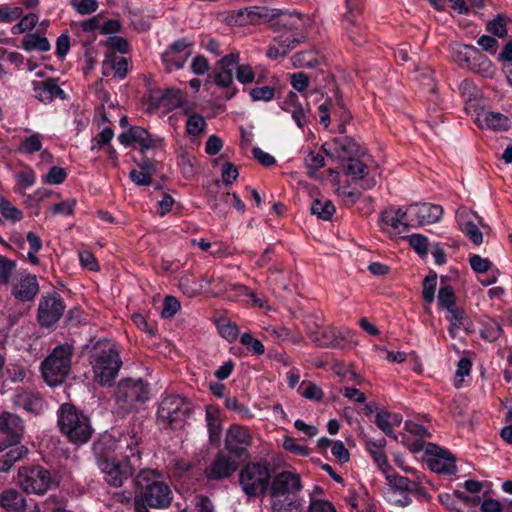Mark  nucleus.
<instances>
[{
  "label": "nucleus",
  "mask_w": 512,
  "mask_h": 512,
  "mask_svg": "<svg viewBox=\"0 0 512 512\" xmlns=\"http://www.w3.org/2000/svg\"><path fill=\"white\" fill-rule=\"evenodd\" d=\"M136 496L135 512H149L148 506L156 509L168 508L173 500L169 485L161 480V475L155 470H141L135 480Z\"/></svg>",
  "instance_id": "nucleus-1"
},
{
  "label": "nucleus",
  "mask_w": 512,
  "mask_h": 512,
  "mask_svg": "<svg viewBox=\"0 0 512 512\" xmlns=\"http://www.w3.org/2000/svg\"><path fill=\"white\" fill-rule=\"evenodd\" d=\"M91 364L95 379L101 385H111L122 366L116 345L109 340H100L92 348Z\"/></svg>",
  "instance_id": "nucleus-2"
},
{
  "label": "nucleus",
  "mask_w": 512,
  "mask_h": 512,
  "mask_svg": "<svg viewBox=\"0 0 512 512\" xmlns=\"http://www.w3.org/2000/svg\"><path fill=\"white\" fill-rule=\"evenodd\" d=\"M58 424L69 441L76 444L86 443L93 433L89 418L70 403L61 405Z\"/></svg>",
  "instance_id": "nucleus-3"
},
{
  "label": "nucleus",
  "mask_w": 512,
  "mask_h": 512,
  "mask_svg": "<svg viewBox=\"0 0 512 512\" xmlns=\"http://www.w3.org/2000/svg\"><path fill=\"white\" fill-rule=\"evenodd\" d=\"M73 354V345L68 343L61 344L56 346L42 362V375L50 386L61 384L69 375Z\"/></svg>",
  "instance_id": "nucleus-4"
},
{
  "label": "nucleus",
  "mask_w": 512,
  "mask_h": 512,
  "mask_svg": "<svg viewBox=\"0 0 512 512\" xmlns=\"http://www.w3.org/2000/svg\"><path fill=\"white\" fill-rule=\"evenodd\" d=\"M191 402L181 395H168L162 399L157 410L158 423L171 429L181 428L192 412Z\"/></svg>",
  "instance_id": "nucleus-5"
},
{
  "label": "nucleus",
  "mask_w": 512,
  "mask_h": 512,
  "mask_svg": "<svg viewBox=\"0 0 512 512\" xmlns=\"http://www.w3.org/2000/svg\"><path fill=\"white\" fill-rule=\"evenodd\" d=\"M271 480L267 464L262 462L248 463L239 472V483L247 496H260L264 494Z\"/></svg>",
  "instance_id": "nucleus-6"
},
{
  "label": "nucleus",
  "mask_w": 512,
  "mask_h": 512,
  "mask_svg": "<svg viewBox=\"0 0 512 512\" xmlns=\"http://www.w3.org/2000/svg\"><path fill=\"white\" fill-rule=\"evenodd\" d=\"M18 482L27 493L42 495L58 484L55 475L42 466H24L18 471Z\"/></svg>",
  "instance_id": "nucleus-7"
},
{
  "label": "nucleus",
  "mask_w": 512,
  "mask_h": 512,
  "mask_svg": "<svg viewBox=\"0 0 512 512\" xmlns=\"http://www.w3.org/2000/svg\"><path fill=\"white\" fill-rule=\"evenodd\" d=\"M148 399V389L142 380H122L116 389V401L121 409L129 412Z\"/></svg>",
  "instance_id": "nucleus-8"
},
{
  "label": "nucleus",
  "mask_w": 512,
  "mask_h": 512,
  "mask_svg": "<svg viewBox=\"0 0 512 512\" xmlns=\"http://www.w3.org/2000/svg\"><path fill=\"white\" fill-rule=\"evenodd\" d=\"M129 457L125 456V460L118 461L108 453L98 455L97 465L109 485L121 487L124 481L132 476L133 469L128 461Z\"/></svg>",
  "instance_id": "nucleus-9"
},
{
  "label": "nucleus",
  "mask_w": 512,
  "mask_h": 512,
  "mask_svg": "<svg viewBox=\"0 0 512 512\" xmlns=\"http://www.w3.org/2000/svg\"><path fill=\"white\" fill-rule=\"evenodd\" d=\"M454 58L459 66L476 73L487 74L492 68L487 57L472 45H458L454 50Z\"/></svg>",
  "instance_id": "nucleus-10"
},
{
  "label": "nucleus",
  "mask_w": 512,
  "mask_h": 512,
  "mask_svg": "<svg viewBox=\"0 0 512 512\" xmlns=\"http://www.w3.org/2000/svg\"><path fill=\"white\" fill-rule=\"evenodd\" d=\"M24 434L23 420L16 414L3 412L0 415V435L3 441L0 443V453L8 446L20 444Z\"/></svg>",
  "instance_id": "nucleus-11"
},
{
  "label": "nucleus",
  "mask_w": 512,
  "mask_h": 512,
  "mask_svg": "<svg viewBox=\"0 0 512 512\" xmlns=\"http://www.w3.org/2000/svg\"><path fill=\"white\" fill-rule=\"evenodd\" d=\"M302 489L301 478L291 471L276 474L268 486L271 498L298 496Z\"/></svg>",
  "instance_id": "nucleus-12"
},
{
  "label": "nucleus",
  "mask_w": 512,
  "mask_h": 512,
  "mask_svg": "<svg viewBox=\"0 0 512 512\" xmlns=\"http://www.w3.org/2000/svg\"><path fill=\"white\" fill-rule=\"evenodd\" d=\"M252 443L249 430L241 425H232L226 432L225 449L230 456L239 459Z\"/></svg>",
  "instance_id": "nucleus-13"
},
{
  "label": "nucleus",
  "mask_w": 512,
  "mask_h": 512,
  "mask_svg": "<svg viewBox=\"0 0 512 512\" xmlns=\"http://www.w3.org/2000/svg\"><path fill=\"white\" fill-rule=\"evenodd\" d=\"M238 467L239 461L236 458L221 451L217 453L213 461L205 468L204 475L208 480L219 481L232 476Z\"/></svg>",
  "instance_id": "nucleus-14"
},
{
  "label": "nucleus",
  "mask_w": 512,
  "mask_h": 512,
  "mask_svg": "<svg viewBox=\"0 0 512 512\" xmlns=\"http://www.w3.org/2000/svg\"><path fill=\"white\" fill-rule=\"evenodd\" d=\"M65 306L61 297L54 293L42 297L38 307V321L43 327H50L62 317Z\"/></svg>",
  "instance_id": "nucleus-15"
},
{
  "label": "nucleus",
  "mask_w": 512,
  "mask_h": 512,
  "mask_svg": "<svg viewBox=\"0 0 512 512\" xmlns=\"http://www.w3.org/2000/svg\"><path fill=\"white\" fill-rule=\"evenodd\" d=\"M407 210L411 222H416L418 226L437 223L443 215V208L440 205L429 203L412 204Z\"/></svg>",
  "instance_id": "nucleus-16"
},
{
  "label": "nucleus",
  "mask_w": 512,
  "mask_h": 512,
  "mask_svg": "<svg viewBox=\"0 0 512 512\" xmlns=\"http://www.w3.org/2000/svg\"><path fill=\"white\" fill-rule=\"evenodd\" d=\"M294 67L296 68H318L315 73L322 76L324 82H331L334 84V76L329 73L325 68L324 58L319 56L315 51H305L296 53L291 58Z\"/></svg>",
  "instance_id": "nucleus-17"
},
{
  "label": "nucleus",
  "mask_w": 512,
  "mask_h": 512,
  "mask_svg": "<svg viewBox=\"0 0 512 512\" xmlns=\"http://www.w3.org/2000/svg\"><path fill=\"white\" fill-rule=\"evenodd\" d=\"M239 60V53H230L222 57L215 66L218 71L214 75V82L223 88H228L233 83V70Z\"/></svg>",
  "instance_id": "nucleus-18"
},
{
  "label": "nucleus",
  "mask_w": 512,
  "mask_h": 512,
  "mask_svg": "<svg viewBox=\"0 0 512 512\" xmlns=\"http://www.w3.org/2000/svg\"><path fill=\"white\" fill-rule=\"evenodd\" d=\"M408 215V210L387 209L381 213V221L386 226L384 229L390 234H400L408 231L410 224L404 219Z\"/></svg>",
  "instance_id": "nucleus-19"
},
{
  "label": "nucleus",
  "mask_w": 512,
  "mask_h": 512,
  "mask_svg": "<svg viewBox=\"0 0 512 512\" xmlns=\"http://www.w3.org/2000/svg\"><path fill=\"white\" fill-rule=\"evenodd\" d=\"M290 79L292 87L300 93L305 92L310 81H312L315 84L312 92L319 93L322 96L324 95V89L332 84L331 82H324L322 76L318 75V73L306 74L304 72H298L292 74Z\"/></svg>",
  "instance_id": "nucleus-20"
},
{
  "label": "nucleus",
  "mask_w": 512,
  "mask_h": 512,
  "mask_svg": "<svg viewBox=\"0 0 512 512\" xmlns=\"http://www.w3.org/2000/svg\"><path fill=\"white\" fill-rule=\"evenodd\" d=\"M343 171L344 174L351 177L353 181L363 180L361 187L365 190L371 189L376 185V180L374 178L365 179L369 173V169L366 164L357 158L349 157L344 164Z\"/></svg>",
  "instance_id": "nucleus-21"
},
{
  "label": "nucleus",
  "mask_w": 512,
  "mask_h": 512,
  "mask_svg": "<svg viewBox=\"0 0 512 512\" xmlns=\"http://www.w3.org/2000/svg\"><path fill=\"white\" fill-rule=\"evenodd\" d=\"M317 324L315 322L310 326L307 324V334L309 338L318 346L323 348H342L343 339L336 335L331 329H324L320 332L317 331Z\"/></svg>",
  "instance_id": "nucleus-22"
},
{
  "label": "nucleus",
  "mask_w": 512,
  "mask_h": 512,
  "mask_svg": "<svg viewBox=\"0 0 512 512\" xmlns=\"http://www.w3.org/2000/svg\"><path fill=\"white\" fill-rule=\"evenodd\" d=\"M429 449L427 452L432 453L435 452L437 458L429 461V467L432 471L437 473H445L448 475H453L457 471V467L455 465V458L448 452L443 451L439 447L433 444H429Z\"/></svg>",
  "instance_id": "nucleus-23"
},
{
  "label": "nucleus",
  "mask_w": 512,
  "mask_h": 512,
  "mask_svg": "<svg viewBox=\"0 0 512 512\" xmlns=\"http://www.w3.org/2000/svg\"><path fill=\"white\" fill-rule=\"evenodd\" d=\"M39 292L37 278L28 274L14 283L12 295L21 302L31 301Z\"/></svg>",
  "instance_id": "nucleus-24"
},
{
  "label": "nucleus",
  "mask_w": 512,
  "mask_h": 512,
  "mask_svg": "<svg viewBox=\"0 0 512 512\" xmlns=\"http://www.w3.org/2000/svg\"><path fill=\"white\" fill-rule=\"evenodd\" d=\"M35 97L43 103H50L55 97L65 99L64 91L53 78L34 83Z\"/></svg>",
  "instance_id": "nucleus-25"
},
{
  "label": "nucleus",
  "mask_w": 512,
  "mask_h": 512,
  "mask_svg": "<svg viewBox=\"0 0 512 512\" xmlns=\"http://www.w3.org/2000/svg\"><path fill=\"white\" fill-rule=\"evenodd\" d=\"M274 20L271 22L270 29L274 32L283 30L292 31L299 28V22L302 20L300 13L282 11L275 9Z\"/></svg>",
  "instance_id": "nucleus-26"
},
{
  "label": "nucleus",
  "mask_w": 512,
  "mask_h": 512,
  "mask_svg": "<svg viewBox=\"0 0 512 512\" xmlns=\"http://www.w3.org/2000/svg\"><path fill=\"white\" fill-rule=\"evenodd\" d=\"M332 151L326 149L325 152L328 156L335 155L342 160H347L349 157H353L359 154L360 148L356 141L351 137L335 138L332 141Z\"/></svg>",
  "instance_id": "nucleus-27"
},
{
  "label": "nucleus",
  "mask_w": 512,
  "mask_h": 512,
  "mask_svg": "<svg viewBox=\"0 0 512 512\" xmlns=\"http://www.w3.org/2000/svg\"><path fill=\"white\" fill-rule=\"evenodd\" d=\"M469 214H474L466 208H460L457 211V222L461 231H463L475 245H480L483 242V234L476 224L467 220Z\"/></svg>",
  "instance_id": "nucleus-28"
},
{
  "label": "nucleus",
  "mask_w": 512,
  "mask_h": 512,
  "mask_svg": "<svg viewBox=\"0 0 512 512\" xmlns=\"http://www.w3.org/2000/svg\"><path fill=\"white\" fill-rule=\"evenodd\" d=\"M480 128H488L494 131H506L510 127L509 118L497 112H483L477 118Z\"/></svg>",
  "instance_id": "nucleus-29"
},
{
  "label": "nucleus",
  "mask_w": 512,
  "mask_h": 512,
  "mask_svg": "<svg viewBox=\"0 0 512 512\" xmlns=\"http://www.w3.org/2000/svg\"><path fill=\"white\" fill-rule=\"evenodd\" d=\"M0 506L7 512H21L26 507V500L15 489H7L0 494Z\"/></svg>",
  "instance_id": "nucleus-30"
},
{
  "label": "nucleus",
  "mask_w": 512,
  "mask_h": 512,
  "mask_svg": "<svg viewBox=\"0 0 512 512\" xmlns=\"http://www.w3.org/2000/svg\"><path fill=\"white\" fill-rule=\"evenodd\" d=\"M9 447L10 449L0 456V472H8L16 462L28 454V448L24 445L16 444Z\"/></svg>",
  "instance_id": "nucleus-31"
},
{
  "label": "nucleus",
  "mask_w": 512,
  "mask_h": 512,
  "mask_svg": "<svg viewBox=\"0 0 512 512\" xmlns=\"http://www.w3.org/2000/svg\"><path fill=\"white\" fill-rule=\"evenodd\" d=\"M206 422L211 444L219 443L222 432V423L219 410L214 407H207Z\"/></svg>",
  "instance_id": "nucleus-32"
},
{
  "label": "nucleus",
  "mask_w": 512,
  "mask_h": 512,
  "mask_svg": "<svg viewBox=\"0 0 512 512\" xmlns=\"http://www.w3.org/2000/svg\"><path fill=\"white\" fill-rule=\"evenodd\" d=\"M15 403L26 411L39 414L43 410V400L37 393L21 392L16 395Z\"/></svg>",
  "instance_id": "nucleus-33"
},
{
  "label": "nucleus",
  "mask_w": 512,
  "mask_h": 512,
  "mask_svg": "<svg viewBox=\"0 0 512 512\" xmlns=\"http://www.w3.org/2000/svg\"><path fill=\"white\" fill-rule=\"evenodd\" d=\"M271 499V512H302L303 510V502L298 496Z\"/></svg>",
  "instance_id": "nucleus-34"
},
{
  "label": "nucleus",
  "mask_w": 512,
  "mask_h": 512,
  "mask_svg": "<svg viewBox=\"0 0 512 512\" xmlns=\"http://www.w3.org/2000/svg\"><path fill=\"white\" fill-rule=\"evenodd\" d=\"M449 313L448 320L450 322V326L448 328V332L451 338H455L457 336V330L460 327H465L467 331H469V321L465 311L462 308H454L447 311Z\"/></svg>",
  "instance_id": "nucleus-35"
},
{
  "label": "nucleus",
  "mask_w": 512,
  "mask_h": 512,
  "mask_svg": "<svg viewBox=\"0 0 512 512\" xmlns=\"http://www.w3.org/2000/svg\"><path fill=\"white\" fill-rule=\"evenodd\" d=\"M335 89L334 100L332 99V114L336 117L339 122L349 123L352 120L351 112L346 108L343 95L336 86V84H331Z\"/></svg>",
  "instance_id": "nucleus-36"
},
{
  "label": "nucleus",
  "mask_w": 512,
  "mask_h": 512,
  "mask_svg": "<svg viewBox=\"0 0 512 512\" xmlns=\"http://www.w3.org/2000/svg\"><path fill=\"white\" fill-rule=\"evenodd\" d=\"M336 208L329 199H315L311 205V213L316 215L317 218L328 221L332 218Z\"/></svg>",
  "instance_id": "nucleus-37"
},
{
  "label": "nucleus",
  "mask_w": 512,
  "mask_h": 512,
  "mask_svg": "<svg viewBox=\"0 0 512 512\" xmlns=\"http://www.w3.org/2000/svg\"><path fill=\"white\" fill-rule=\"evenodd\" d=\"M130 129L132 139H134L135 143L140 145L142 151L153 149L158 146L160 140L153 138L144 128L140 126H133Z\"/></svg>",
  "instance_id": "nucleus-38"
},
{
  "label": "nucleus",
  "mask_w": 512,
  "mask_h": 512,
  "mask_svg": "<svg viewBox=\"0 0 512 512\" xmlns=\"http://www.w3.org/2000/svg\"><path fill=\"white\" fill-rule=\"evenodd\" d=\"M223 21L230 26L242 27L251 25L249 7L225 13Z\"/></svg>",
  "instance_id": "nucleus-39"
},
{
  "label": "nucleus",
  "mask_w": 512,
  "mask_h": 512,
  "mask_svg": "<svg viewBox=\"0 0 512 512\" xmlns=\"http://www.w3.org/2000/svg\"><path fill=\"white\" fill-rule=\"evenodd\" d=\"M386 480L394 492L405 493L409 490H416L417 488L416 482L401 475L387 474Z\"/></svg>",
  "instance_id": "nucleus-40"
},
{
  "label": "nucleus",
  "mask_w": 512,
  "mask_h": 512,
  "mask_svg": "<svg viewBox=\"0 0 512 512\" xmlns=\"http://www.w3.org/2000/svg\"><path fill=\"white\" fill-rule=\"evenodd\" d=\"M250 10V19H251V25H256L260 23H267L268 26H271L272 20H274V8H268V7H259V6H252L249 7Z\"/></svg>",
  "instance_id": "nucleus-41"
},
{
  "label": "nucleus",
  "mask_w": 512,
  "mask_h": 512,
  "mask_svg": "<svg viewBox=\"0 0 512 512\" xmlns=\"http://www.w3.org/2000/svg\"><path fill=\"white\" fill-rule=\"evenodd\" d=\"M503 334V328L501 323L494 319H487L482 324V329L480 330V336L489 342H494L501 337Z\"/></svg>",
  "instance_id": "nucleus-42"
},
{
  "label": "nucleus",
  "mask_w": 512,
  "mask_h": 512,
  "mask_svg": "<svg viewBox=\"0 0 512 512\" xmlns=\"http://www.w3.org/2000/svg\"><path fill=\"white\" fill-rule=\"evenodd\" d=\"M22 46L27 51L39 50L42 52L50 49V44L47 38L41 37L38 34H28L22 40Z\"/></svg>",
  "instance_id": "nucleus-43"
},
{
  "label": "nucleus",
  "mask_w": 512,
  "mask_h": 512,
  "mask_svg": "<svg viewBox=\"0 0 512 512\" xmlns=\"http://www.w3.org/2000/svg\"><path fill=\"white\" fill-rule=\"evenodd\" d=\"M438 303L440 309L446 311L456 308V295L451 285H444L439 289Z\"/></svg>",
  "instance_id": "nucleus-44"
},
{
  "label": "nucleus",
  "mask_w": 512,
  "mask_h": 512,
  "mask_svg": "<svg viewBox=\"0 0 512 512\" xmlns=\"http://www.w3.org/2000/svg\"><path fill=\"white\" fill-rule=\"evenodd\" d=\"M437 274L430 272L423 280L422 296L427 305L434 301Z\"/></svg>",
  "instance_id": "nucleus-45"
},
{
  "label": "nucleus",
  "mask_w": 512,
  "mask_h": 512,
  "mask_svg": "<svg viewBox=\"0 0 512 512\" xmlns=\"http://www.w3.org/2000/svg\"><path fill=\"white\" fill-rule=\"evenodd\" d=\"M298 391L303 397L314 401H321L324 396L322 389L312 382H302Z\"/></svg>",
  "instance_id": "nucleus-46"
},
{
  "label": "nucleus",
  "mask_w": 512,
  "mask_h": 512,
  "mask_svg": "<svg viewBox=\"0 0 512 512\" xmlns=\"http://www.w3.org/2000/svg\"><path fill=\"white\" fill-rule=\"evenodd\" d=\"M0 213L13 222L20 221L23 217V213L4 197L0 198Z\"/></svg>",
  "instance_id": "nucleus-47"
},
{
  "label": "nucleus",
  "mask_w": 512,
  "mask_h": 512,
  "mask_svg": "<svg viewBox=\"0 0 512 512\" xmlns=\"http://www.w3.org/2000/svg\"><path fill=\"white\" fill-rule=\"evenodd\" d=\"M42 148V141L39 134H33L26 137L20 144L18 150L22 153L32 154L40 151Z\"/></svg>",
  "instance_id": "nucleus-48"
},
{
  "label": "nucleus",
  "mask_w": 512,
  "mask_h": 512,
  "mask_svg": "<svg viewBox=\"0 0 512 512\" xmlns=\"http://www.w3.org/2000/svg\"><path fill=\"white\" fill-rule=\"evenodd\" d=\"M487 31L499 38L507 36L505 17L501 14L497 15L495 19L489 21L486 27Z\"/></svg>",
  "instance_id": "nucleus-49"
},
{
  "label": "nucleus",
  "mask_w": 512,
  "mask_h": 512,
  "mask_svg": "<svg viewBox=\"0 0 512 512\" xmlns=\"http://www.w3.org/2000/svg\"><path fill=\"white\" fill-rule=\"evenodd\" d=\"M409 245L420 255L425 256L428 252V238L422 234H412L407 238Z\"/></svg>",
  "instance_id": "nucleus-50"
},
{
  "label": "nucleus",
  "mask_w": 512,
  "mask_h": 512,
  "mask_svg": "<svg viewBox=\"0 0 512 512\" xmlns=\"http://www.w3.org/2000/svg\"><path fill=\"white\" fill-rule=\"evenodd\" d=\"M240 342L243 346H245L249 351H251L252 353L256 354V355H262L264 354L265 352V347L264 345L261 343V341H259L258 339L254 338L251 334L249 333H244L241 338H240Z\"/></svg>",
  "instance_id": "nucleus-51"
},
{
  "label": "nucleus",
  "mask_w": 512,
  "mask_h": 512,
  "mask_svg": "<svg viewBox=\"0 0 512 512\" xmlns=\"http://www.w3.org/2000/svg\"><path fill=\"white\" fill-rule=\"evenodd\" d=\"M16 264L14 261L0 255V283L7 285Z\"/></svg>",
  "instance_id": "nucleus-52"
},
{
  "label": "nucleus",
  "mask_w": 512,
  "mask_h": 512,
  "mask_svg": "<svg viewBox=\"0 0 512 512\" xmlns=\"http://www.w3.org/2000/svg\"><path fill=\"white\" fill-rule=\"evenodd\" d=\"M236 69V78L242 84H251L255 80V73L248 64L240 65L239 62L234 67Z\"/></svg>",
  "instance_id": "nucleus-53"
},
{
  "label": "nucleus",
  "mask_w": 512,
  "mask_h": 512,
  "mask_svg": "<svg viewBox=\"0 0 512 512\" xmlns=\"http://www.w3.org/2000/svg\"><path fill=\"white\" fill-rule=\"evenodd\" d=\"M206 126L205 119L198 114L191 115L186 124V130L190 135L200 134Z\"/></svg>",
  "instance_id": "nucleus-54"
},
{
  "label": "nucleus",
  "mask_w": 512,
  "mask_h": 512,
  "mask_svg": "<svg viewBox=\"0 0 512 512\" xmlns=\"http://www.w3.org/2000/svg\"><path fill=\"white\" fill-rule=\"evenodd\" d=\"M188 55L189 53L185 57H181L168 51L164 52L162 55V59L164 64L166 65L167 71H171L173 68L181 69Z\"/></svg>",
  "instance_id": "nucleus-55"
},
{
  "label": "nucleus",
  "mask_w": 512,
  "mask_h": 512,
  "mask_svg": "<svg viewBox=\"0 0 512 512\" xmlns=\"http://www.w3.org/2000/svg\"><path fill=\"white\" fill-rule=\"evenodd\" d=\"M332 370L340 377L346 378L349 381H353L357 384H361L362 379L360 376L352 370L350 367H346L341 363H336L333 365Z\"/></svg>",
  "instance_id": "nucleus-56"
},
{
  "label": "nucleus",
  "mask_w": 512,
  "mask_h": 512,
  "mask_svg": "<svg viewBox=\"0 0 512 512\" xmlns=\"http://www.w3.org/2000/svg\"><path fill=\"white\" fill-rule=\"evenodd\" d=\"M325 164L324 157L320 153L309 152L305 157V165L309 170V174H314L318 169L322 168Z\"/></svg>",
  "instance_id": "nucleus-57"
},
{
  "label": "nucleus",
  "mask_w": 512,
  "mask_h": 512,
  "mask_svg": "<svg viewBox=\"0 0 512 512\" xmlns=\"http://www.w3.org/2000/svg\"><path fill=\"white\" fill-rule=\"evenodd\" d=\"M275 89L270 86L251 89L250 96L254 101H270L274 98Z\"/></svg>",
  "instance_id": "nucleus-58"
},
{
  "label": "nucleus",
  "mask_w": 512,
  "mask_h": 512,
  "mask_svg": "<svg viewBox=\"0 0 512 512\" xmlns=\"http://www.w3.org/2000/svg\"><path fill=\"white\" fill-rule=\"evenodd\" d=\"M274 41H279L280 48L285 50V53L287 55L291 50L296 48L297 45L305 42L306 36L304 34H296L291 38H287L285 40H283L281 37L275 38Z\"/></svg>",
  "instance_id": "nucleus-59"
},
{
  "label": "nucleus",
  "mask_w": 512,
  "mask_h": 512,
  "mask_svg": "<svg viewBox=\"0 0 512 512\" xmlns=\"http://www.w3.org/2000/svg\"><path fill=\"white\" fill-rule=\"evenodd\" d=\"M180 309V302L174 296H166L161 315L164 318H172Z\"/></svg>",
  "instance_id": "nucleus-60"
},
{
  "label": "nucleus",
  "mask_w": 512,
  "mask_h": 512,
  "mask_svg": "<svg viewBox=\"0 0 512 512\" xmlns=\"http://www.w3.org/2000/svg\"><path fill=\"white\" fill-rule=\"evenodd\" d=\"M346 30L350 41L354 45L363 46L368 42V38L364 33L363 29L356 27V23L354 25H351V27H348Z\"/></svg>",
  "instance_id": "nucleus-61"
},
{
  "label": "nucleus",
  "mask_w": 512,
  "mask_h": 512,
  "mask_svg": "<svg viewBox=\"0 0 512 512\" xmlns=\"http://www.w3.org/2000/svg\"><path fill=\"white\" fill-rule=\"evenodd\" d=\"M469 263L473 271H475L476 273H485L492 266V263L489 259L482 258L480 255L477 254L470 256Z\"/></svg>",
  "instance_id": "nucleus-62"
},
{
  "label": "nucleus",
  "mask_w": 512,
  "mask_h": 512,
  "mask_svg": "<svg viewBox=\"0 0 512 512\" xmlns=\"http://www.w3.org/2000/svg\"><path fill=\"white\" fill-rule=\"evenodd\" d=\"M66 172L63 168L58 166H53L50 168L49 172L46 174L44 178V182L47 184H61L66 179Z\"/></svg>",
  "instance_id": "nucleus-63"
},
{
  "label": "nucleus",
  "mask_w": 512,
  "mask_h": 512,
  "mask_svg": "<svg viewBox=\"0 0 512 512\" xmlns=\"http://www.w3.org/2000/svg\"><path fill=\"white\" fill-rule=\"evenodd\" d=\"M307 512H336L335 507L327 500L311 498Z\"/></svg>",
  "instance_id": "nucleus-64"
}]
</instances>
